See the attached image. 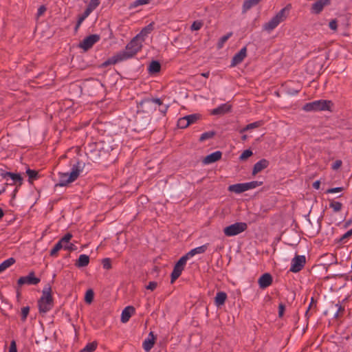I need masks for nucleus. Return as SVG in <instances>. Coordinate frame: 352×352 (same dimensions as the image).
<instances>
[{
  "instance_id": "1",
  "label": "nucleus",
  "mask_w": 352,
  "mask_h": 352,
  "mask_svg": "<svg viewBox=\"0 0 352 352\" xmlns=\"http://www.w3.org/2000/svg\"><path fill=\"white\" fill-rule=\"evenodd\" d=\"M142 41L136 38V36L126 45L125 50L121 51L108 58L102 63L104 67L115 65L119 62L123 61L135 55L142 47Z\"/></svg>"
},
{
  "instance_id": "2",
  "label": "nucleus",
  "mask_w": 352,
  "mask_h": 352,
  "mask_svg": "<svg viewBox=\"0 0 352 352\" xmlns=\"http://www.w3.org/2000/svg\"><path fill=\"white\" fill-rule=\"evenodd\" d=\"M85 167V163L76 160L72 164V171L69 173H59V182L56 186H65L68 184L74 182L80 175Z\"/></svg>"
},
{
  "instance_id": "3",
  "label": "nucleus",
  "mask_w": 352,
  "mask_h": 352,
  "mask_svg": "<svg viewBox=\"0 0 352 352\" xmlns=\"http://www.w3.org/2000/svg\"><path fill=\"white\" fill-rule=\"evenodd\" d=\"M54 306V300L52 296V288L50 285H46L42 292V296L38 300V310L41 314H46Z\"/></svg>"
},
{
  "instance_id": "4",
  "label": "nucleus",
  "mask_w": 352,
  "mask_h": 352,
  "mask_svg": "<svg viewBox=\"0 0 352 352\" xmlns=\"http://www.w3.org/2000/svg\"><path fill=\"white\" fill-rule=\"evenodd\" d=\"M290 8L291 5L289 4L285 8H282L274 17L271 19L270 21L264 24V30L268 32H271L275 29L280 24V23L284 21L287 19Z\"/></svg>"
},
{
  "instance_id": "5",
  "label": "nucleus",
  "mask_w": 352,
  "mask_h": 352,
  "mask_svg": "<svg viewBox=\"0 0 352 352\" xmlns=\"http://www.w3.org/2000/svg\"><path fill=\"white\" fill-rule=\"evenodd\" d=\"M290 8L291 5L289 4L285 8H282L274 17L271 19L270 21L264 24V30L268 32H271L275 29L280 24V23L284 21L287 19Z\"/></svg>"
},
{
  "instance_id": "6",
  "label": "nucleus",
  "mask_w": 352,
  "mask_h": 352,
  "mask_svg": "<svg viewBox=\"0 0 352 352\" xmlns=\"http://www.w3.org/2000/svg\"><path fill=\"white\" fill-rule=\"evenodd\" d=\"M332 106L333 102L331 100H318L305 104L302 109L307 112L331 111Z\"/></svg>"
},
{
  "instance_id": "7",
  "label": "nucleus",
  "mask_w": 352,
  "mask_h": 352,
  "mask_svg": "<svg viewBox=\"0 0 352 352\" xmlns=\"http://www.w3.org/2000/svg\"><path fill=\"white\" fill-rule=\"evenodd\" d=\"M263 182L260 181H252L247 183L236 184L230 185L228 190L237 194L242 193L250 189L255 188L263 185Z\"/></svg>"
},
{
  "instance_id": "8",
  "label": "nucleus",
  "mask_w": 352,
  "mask_h": 352,
  "mask_svg": "<svg viewBox=\"0 0 352 352\" xmlns=\"http://www.w3.org/2000/svg\"><path fill=\"white\" fill-rule=\"evenodd\" d=\"M72 234L69 232L67 233L64 236H63L54 246V248L51 250L50 255L51 256L55 257L58 254V252L63 248L64 250L68 251H75V248L72 245H64L63 242H67L70 241L72 238Z\"/></svg>"
},
{
  "instance_id": "9",
  "label": "nucleus",
  "mask_w": 352,
  "mask_h": 352,
  "mask_svg": "<svg viewBox=\"0 0 352 352\" xmlns=\"http://www.w3.org/2000/svg\"><path fill=\"white\" fill-rule=\"evenodd\" d=\"M248 229V225L245 222H236L223 229V233L227 236H236Z\"/></svg>"
},
{
  "instance_id": "10",
  "label": "nucleus",
  "mask_w": 352,
  "mask_h": 352,
  "mask_svg": "<svg viewBox=\"0 0 352 352\" xmlns=\"http://www.w3.org/2000/svg\"><path fill=\"white\" fill-rule=\"evenodd\" d=\"M100 37L98 34H91L85 38L78 45V47L85 51L91 49L96 43Z\"/></svg>"
},
{
  "instance_id": "11",
  "label": "nucleus",
  "mask_w": 352,
  "mask_h": 352,
  "mask_svg": "<svg viewBox=\"0 0 352 352\" xmlns=\"http://www.w3.org/2000/svg\"><path fill=\"white\" fill-rule=\"evenodd\" d=\"M41 281L39 278L35 276L34 272H30L28 276H21L17 280V284L19 286H22L23 285L27 284L30 285H36L38 284Z\"/></svg>"
},
{
  "instance_id": "12",
  "label": "nucleus",
  "mask_w": 352,
  "mask_h": 352,
  "mask_svg": "<svg viewBox=\"0 0 352 352\" xmlns=\"http://www.w3.org/2000/svg\"><path fill=\"white\" fill-rule=\"evenodd\" d=\"M306 263L305 256L303 255H296L292 260L289 271L292 272H300Z\"/></svg>"
},
{
  "instance_id": "13",
  "label": "nucleus",
  "mask_w": 352,
  "mask_h": 352,
  "mask_svg": "<svg viewBox=\"0 0 352 352\" xmlns=\"http://www.w3.org/2000/svg\"><path fill=\"white\" fill-rule=\"evenodd\" d=\"M138 108L144 113H151L155 111L156 108L152 103L150 98L142 99L138 104Z\"/></svg>"
},
{
  "instance_id": "14",
  "label": "nucleus",
  "mask_w": 352,
  "mask_h": 352,
  "mask_svg": "<svg viewBox=\"0 0 352 352\" xmlns=\"http://www.w3.org/2000/svg\"><path fill=\"white\" fill-rule=\"evenodd\" d=\"M247 56V47H243L240 50L239 52H237L233 57L231 60V65L230 67H235L237 65L242 63V61L244 60V58Z\"/></svg>"
},
{
  "instance_id": "15",
  "label": "nucleus",
  "mask_w": 352,
  "mask_h": 352,
  "mask_svg": "<svg viewBox=\"0 0 352 352\" xmlns=\"http://www.w3.org/2000/svg\"><path fill=\"white\" fill-rule=\"evenodd\" d=\"M329 0H318L311 5V12L314 14H318L320 13L324 7L329 5Z\"/></svg>"
},
{
  "instance_id": "16",
  "label": "nucleus",
  "mask_w": 352,
  "mask_h": 352,
  "mask_svg": "<svg viewBox=\"0 0 352 352\" xmlns=\"http://www.w3.org/2000/svg\"><path fill=\"white\" fill-rule=\"evenodd\" d=\"M272 275L269 273H265L258 278V283L260 288L265 289L272 285Z\"/></svg>"
},
{
  "instance_id": "17",
  "label": "nucleus",
  "mask_w": 352,
  "mask_h": 352,
  "mask_svg": "<svg viewBox=\"0 0 352 352\" xmlns=\"http://www.w3.org/2000/svg\"><path fill=\"white\" fill-rule=\"evenodd\" d=\"M156 340V336L153 331L148 333V337L144 340L142 344V347L145 351L148 352L153 347Z\"/></svg>"
},
{
  "instance_id": "18",
  "label": "nucleus",
  "mask_w": 352,
  "mask_h": 352,
  "mask_svg": "<svg viewBox=\"0 0 352 352\" xmlns=\"http://www.w3.org/2000/svg\"><path fill=\"white\" fill-rule=\"evenodd\" d=\"M232 106L228 103H224L213 109L211 111V114L214 116H221L231 111Z\"/></svg>"
},
{
  "instance_id": "19",
  "label": "nucleus",
  "mask_w": 352,
  "mask_h": 352,
  "mask_svg": "<svg viewBox=\"0 0 352 352\" xmlns=\"http://www.w3.org/2000/svg\"><path fill=\"white\" fill-rule=\"evenodd\" d=\"M154 30V23H150L148 25L142 28L139 34L136 35V38L144 41L146 37Z\"/></svg>"
},
{
  "instance_id": "20",
  "label": "nucleus",
  "mask_w": 352,
  "mask_h": 352,
  "mask_svg": "<svg viewBox=\"0 0 352 352\" xmlns=\"http://www.w3.org/2000/svg\"><path fill=\"white\" fill-rule=\"evenodd\" d=\"M270 162L266 159H261L258 162H257L253 167L252 175H255L258 173L262 171L263 169L268 167Z\"/></svg>"
},
{
  "instance_id": "21",
  "label": "nucleus",
  "mask_w": 352,
  "mask_h": 352,
  "mask_svg": "<svg viewBox=\"0 0 352 352\" xmlns=\"http://www.w3.org/2000/svg\"><path fill=\"white\" fill-rule=\"evenodd\" d=\"M222 153L219 151H215L210 155H207L203 160L204 164H209L217 162L221 158Z\"/></svg>"
},
{
  "instance_id": "22",
  "label": "nucleus",
  "mask_w": 352,
  "mask_h": 352,
  "mask_svg": "<svg viewBox=\"0 0 352 352\" xmlns=\"http://www.w3.org/2000/svg\"><path fill=\"white\" fill-rule=\"evenodd\" d=\"M135 308L133 306H127L126 307L121 315V321L123 323L128 322L131 317V316L135 313Z\"/></svg>"
},
{
  "instance_id": "23",
  "label": "nucleus",
  "mask_w": 352,
  "mask_h": 352,
  "mask_svg": "<svg viewBox=\"0 0 352 352\" xmlns=\"http://www.w3.org/2000/svg\"><path fill=\"white\" fill-rule=\"evenodd\" d=\"M5 175H8V177H10L12 180V183L10 184V185H16L17 186L22 185L23 179L19 173L9 172V173H5Z\"/></svg>"
},
{
  "instance_id": "24",
  "label": "nucleus",
  "mask_w": 352,
  "mask_h": 352,
  "mask_svg": "<svg viewBox=\"0 0 352 352\" xmlns=\"http://www.w3.org/2000/svg\"><path fill=\"white\" fill-rule=\"evenodd\" d=\"M89 256L87 254H80L75 263L77 267H84L89 265Z\"/></svg>"
},
{
  "instance_id": "25",
  "label": "nucleus",
  "mask_w": 352,
  "mask_h": 352,
  "mask_svg": "<svg viewBox=\"0 0 352 352\" xmlns=\"http://www.w3.org/2000/svg\"><path fill=\"white\" fill-rule=\"evenodd\" d=\"M208 245H209L208 243H206L201 246L195 248L191 250L190 251H189L186 254L189 258H190V257L194 256L195 254H203L207 250Z\"/></svg>"
},
{
  "instance_id": "26",
  "label": "nucleus",
  "mask_w": 352,
  "mask_h": 352,
  "mask_svg": "<svg viewBox=\"0 0 352 352\" xmlns=\"http://www.w3.org/2000/svg\"><path fill=\"white\" fill-rule=\"evenodd\" d=\"M227 299V294L224 292H219L214 298V303L217 307H220L225 304Z\"/></svg>"
},
{
  "instance_id": "27",
  "label": "nucleus",
  "mask_w": 352,
  "mask_h": 352,
  "mask_svg": "<svg viewBox=\"0 0 352 352\" xmlns=\"http://www.w3.org/2000/svg\"><path fill=\"white\" fill-rule=\"evenodd\" d=\"M261 0H245L243 4L242 12L245 13L252 7L256 6Z\"/></svg>"
},
{
  "instance_id": "28",
  "label": "nucleus",
  "mask_w": 352,
  "mask_h": 352,
  "mask_svg": "<svg viewBox=\"0 0 352 352\" xmlns=\"http://www.w3.org/2000/svg\"><path fill=\"white\" fill-rule=\"evenodd\" d=\"M184 270L180 267L175 265L173 267V270L170 275V283H173L182 274V272Z\"/></svg>"
},
{
  "instance_id": "29",
  "label": "nucleus",
  "mask_w": 352,
  "mask_h": 352,
  "mask_svg": "<svg viewBox=\"0 0 352 352\" xmlns=\"http://www.w3.org/2000/svg\"><path fill=\"white\" fill-rule=\"evenodd\" d=\"M148 69L150 74L158 73L161 69V65L157 60H152Z\"/></svg>"
},
{
  "instance_id": "30",
  "label": "nucleus",
  "mask_w": 352,
  "mask_h": 352,
  "mask_svg": "<svg viewBox=\"0 0 352 352\" xmlns=\"http://www.w3.org/2000/svg\"><path fill=\"white\" fill-rule=\"evenodd\" d=\"M263 124V121H256L250 124H247L245 127L239 131L240 133H243L247 131L252 130L258 127H260Z\"/></svg>"
},
{
  "instance_id": "31",
  "label": "nucleus",
  "mask_w": 352,
  "mask_h": 352,
  "mask_svg": "<svg viewBox=\"0 0 352 352\" xmlns=\"http://www.w3.org/2000/svg\"><path fill=\"white\" fill-rule=\"evenodd\" d=\"M26 174L28 176V182L30 184H32V182L34 180L38 179L39 177L38 172L35 170H32L30 168H28L26 170Z\"/></svg>"
},
{
  "instance_id": "32",
  "label": "nucleus",
  "mask_w": 352,
  "mask_h": 352,
  "mask_svg": "<svg viewBox=\"0 0 352 352\" xmlns=\"http://www.w3.org/2000/svg\"><path fill=\"white\" fill-rule=\"evenodd\" d=\"M15 263V259L14 258H9L7 260L3 261L0 264V273L6 270L7 268L10 267Z\"/></svg>"
},
{
  "instance_id": "33",
  "label": "nucleus",
  "mask_w": 352,
  "mask_h": 352,
  "mask_svg": "<svg viewBox=\"0 0 352 352\" xmlns=\"http://www.w3.org/2000/svg\"><path fill=\"white\" fill-rule=\"evenodd\" d=\"M97 346L98 342L96 341H94L87 344V345L81 349L80 352H94L97 349Z\"/></svg>"
},
{
  "instance_id": "34",
  "label": "nucleus",
  "mask_w": 352,
  "mask_h": 352,
  "mask_svg": "<svg viewBox=\"0 0 352 352\" xmlns=\"http://www.w3.org/2000/svg\"><path fill=\"white\" fill-rule=\"evenodd\" d=\"M186 119L187 120V123L188 125H190L193 123H195L201 117V116L198 113H194L186 116Z\"/></svg>"
},
{
  "instance_id": "35",
  "label": "nucleus",
  "mask_w": 352,
  "mask_h": 352,
  "mask_svg": "<svg viewBox=\"0 0 352 352\" xmlns=\"http://www.w3.org/2000/svg\"><path fill=\"white\" fill-rule=\"evenodd\" d=\"M329 207L332 208L335 212H338L341 210L342 204L339 201H331Z\"/></svg>"
},
{
  "instance_id": "36",
  "label": "nucleus",
  "mask_w": 352,
  "mask_h": 352,
  "mask_svg": "<svg viewBox=\"0 0 352 352\" xmlns=\"http://www.w3.org/2000/svg\"><path fill=\"white\" fill-rule=\"evenodd\" d=\"M215 135V132L214 131H207V132H205L204 133H202L199 138V141L200 142H204L208 139H210V138H212Z\"/></svg>"
},
{
  "instance_id": "37",
  "label": "nucleus",
  "mask_w": 352,
  "mask_h": 352,
  "mask_svg": "<svg viewBox=\"0 0 352 352\" xmlns=\"http://www.w3.org/2000/svg\"><path fill=\"white\" fill-rule=\"evenodd\" d=\"M151 0H135L129 6L130 9L135 8L139 6L146 5L150 3Z\"/></svg>"
},
{
  "instance_id": "38",
  "label": "nucleus",
  "mask_w": 352,
  "mask_h": 352,
  "mask_svg": "<svg viewBox=\"0 0 352 352\" xmlns=\"http://www.w3.org/2000/svg\"><path fill=\"white\" fill-rule=\"evenodd\" d=\"M188 258H189V257L186 254L185 255L182 256L178 260V261L175 263V265H177L178 267H180L181 268H182L184 270Z\"/></svg>"
},
{
  "instance_id": "39",
  "label": "nucleus",
  "mask_w": 352,
  "mask_h": 352,
  "mask_svg": "<svg viewBox=\"0 0 352 352\" xmlns=\"http://www.w3.org/2000/svg\"><path fill=\"white\" fill-rule=\"evenodd\" d=\"M100 0H90L86 8L92 12L100 5Z\"/></svg>"
},
{
  "instance_id": "40",
  "label": "nucleus",
  "mask_w": 352,
  "mask_h": 352,
  "mask_svg": "<svg viewBox=\"0 0 352 352\" xmlns=\"http://www.w3.org/2000/svg\"><path fill=\"white\" fill-rule=\"evenodd\" d=\"M29 313H30V307L26 306V307H22L21 313V320L22 322H25L27 320V317H28Z\"/></svg>"
},
{
  "instance_id": "41",
  "label": "nucleus",
  "mask_w": 352,
  "mask_h": 352,
  "mask_svg": "<svg viewBox=\"0 0 352 352\" xmlns=\"http://www.w3.org/2000/svg\"><path fill=\"white\" fill-rule=\"evenodd\" d=\"M94 293L92 289H88L86 292L85 300L87 303H91L94 299Z\"/></svg>"
},
{
  "instance_id": "42",
  "label": "nucleus",
  "mask_w": 352,
  "mask_h": 352,
  "mask_svg": "<svg viewBox=\"0 0 352 352\" xmlns=\"http://www.w3.org/2000/svg\"><path fill=\"white\" fill-rule=\"evenodd\" d=\"M232 36V32L227 34L220 38L218 42V47L221 48L223 44L228 41V39Z\"/></svg>"
},
{
  "instance_id": "43",
  "label": "nucleus",
  "mask_w": 352,
  "mask_h": 352,
  "mask_svg": "<svg viewBox=\"0 0 352 352\" xmlns=\"http://www.w3.org/2000/svg\"><path fill=\"white\" fill-rule=\"evenodd\" d=\"M186 119V117H183V118H180L178 120H177V126L180 129H186V127H188L189 125L187 123V120H185Z\"/></svg>"
},
{
  "instance_id": "44",
  "label": "nucleus",
  "mask_w": 352,
  "mask_h": 352,
  "mask_svg": "<svg viewBox=\"0 0 352 352\" xmlns=\"http://www.w3.org/2000/svg\"><path fill=\"white\" fill-rule=\"evenodd\" d=\"M253 154L252 151L250 149L245 150L239 157V159L242 161L247 160L248 157L252 156Z\"/></svg>"
},
{
  "instance_id": "45",
  "label": "nucleus",
  "mask_w": 352,
  "mask_h": 352,
  "mask_svg": "<svg viewBox=\"0 0 352 352\" xmlns=\"http://www.w3.org/2000/svg\"><path fill=\"white\" fill-rule=\"evenodd\" d=\"M102 265L104 269L110 270L111 266V261L109 258H105L102 260Z\"/></svg>"
},
{
  "instance_id": "46",
  "label": "nucleus",
  "mask_w": 352,
  "mask_h": 352,
  "mask_svg": "<svg viewBox=\"0 0 352 352\" xmlns=\"http://www.w3.org/2000/svg\"><path fill=\"white\" fill-rule=\"evenodd\" d=\"M203 26V23L201 21H195L191 25L190 29L191 30H199Z\"/></svg>"
},
{
  "instance_id": "47",
  "label": "nucleus",
  "mask_w": 352,
  "mask_h": 352,
  "mask_svg": "<svg viewBox=\"0 0 352 352\" xmlns=\"http://www.w3.org/2000/svg\"><path fill=\"white\" fill-rule=\"evenodd\" d=\"M91 13L87 8H86L84 11V12L78 16V20L83 22L85 19L88 17V16Z\"/></svg>"
},
{
  "instance_id": "48",
  "label": "nucleus",
  "mask_w": 352,
  "mask_h": 352,
  "mask_svg": "<svg viewBox=\"0 0 352 352\" xmlns=\"http://www.w3.org/2000/svg\"><path fill=\"white\" fill-rule=\"evenodd\" d=\"M329 28L332 30H337L338 28V21L336 19H333L329 22Z\"/></svg>"
},
{
  "instance_id": "49",
  "label": "nucleus",
  "mask_w": 352,
  "mask_h": 352,
  "mask_svg": "<svg viewBox=\"0 0 352 352\" xmlns=\"http://www.w3.org/2000/svg\"><path fill=\"white\" fill-rule=\"evenodd\" d=\"M342 187H336V188H331L327 190L326 193H336L339 192L343 190Z\"/></svg>"
},
{
  "instance_id": "50",
  "label": "nucleus",
  "mask_w": 352,
  "mask_h": 352,
  "mask_svg": "<svg viewBox=\"0 0 352 352\" xmlns=\"http://www.w3.org/2000/svg\"><path fill=\"white\" fill-rule=\"evenodd\" d=\"M47 8L45 6H41L38 9V11H37V14H36V16L38 18L40 16H41L46 11Z\"/></svg>"
},
{
  "instance_id": "51",
  "label": "nucleus",
  "mask_w": 352,
  "mask_h": 352,
  "mask_svg": "<svg viewBox=\"0 0 352 352\" xmlns=\"http://www.w3.org/2000/svg\"><path fill=\"white\" fill-rule=\"evenodd\" d=\"M342 164V160H338L335 161V162L332 164L331 168L333 170H338L339 168L341 167Z\"/></svg>"
},
{
  "instance_id": "52",
  "label": "nucleus",
  "mask_w": 352,
  "mask_h": 352,
  "mask_svg": "<svg viewBox=\"0 0 352 352\" xmlns=\"http://www.w3.org/2000/svg\"><path fill=\"white\" fill-rule=\"evenodd\" d=\"M157 286V282L155 281H151L148 283V285H146V288L147 289L153 291Z\"/></svg>"
},
{
  "instance_id": "53",
  "label": "nucleus",
  "mask_w": 352,
  "mask_h": 352,
  "mask_svg": "<svg viewBox=\"0 0 352 352\" xmlns=\"http://www.w3.org/2000/svg\"><path fill=\"white\" fill-rule=\"evenodd\" d=\"M285 310V305L283 303H280L278 305V316L280 318L283 316Z\"/></svg>"
},
{
  "instance_id": "54",
  "label": "nucleus",
  "mask_w": 352,
  "mask_h": 352,
  "mask_svg": "<svg viewBox=\"0 0 352 352\" xmlns=\"http://www.w3.org/2000/svg\"><path fill=\"white\" fill-rule=\"evenodd\" d=\"M352 235V228L347 231L344 234H343L341 238L339 239L340 242H342L344 239L350 237Z\"/></svg>"
},
{
  "instance_id": "55",
  "label": "nucleus",
  "mask_w": 352,
  "mask_h": 352,
  "mask_svg": "<svg viewBox=\"0 0 352 352\" xmlns=\"http://www.w3.org/2000/svg\"><path fill=\"white\" fill-rule=\"evenodd\" d=\"M336 307H338L337 312L335 314V318L339 317L340 313L343 312L344 311V308L340 305L339 303L336 305Z\"/></svg>"
},
{
  "instance_id": "56",
  "label": "nucleus",
  "mask_w": 352,
  "mask_h": 352,
  "mask_svg": "<svg viewBox=\"0 0 352 352\" xmlns=\"http://www.w3.org/2000/svg\"><path fill=\"white\" fill-rule=\"evenodd\" d=\"M9 352H17L16 344L14 340H12L10 343Z\"/></svg>"
},
{
  "instance_id": "57",
  "label": "nucleus",
  "mask_w": 352,
  "mask_h": 352,
  "mask_svg": "<svg viewBox=\"0 0 352 352\" xmlns=\"http://www.w3.org/2000/svg\"><path fill=\"white\" fill-rule=\"evenodd\" d=\"M150 98L152 100L153 104H158L160 106L163 104V102L160 98Z\"/></svg>"
},
{
  "instance_id": "58",
  "label": "nucleus",
  "mask_w": 352,
  "mask_h": 352,
  "mask_svg": "<svg viewBox=\"0 0 352 352\" xmlns=\"http://www.w3.org/2000/svg\"><path fill=\"white\" fill-rule=\"evenodd\" d=\"M299 92V89H287V93L291 96H294Z\"/></svg>"
},
{
  "instance_id": "59",
  "label": "nucleus",
  "mask_w": 352,
  "mask_h": 352,
  "mask_svg": "<svg viewBox=\"0 0 352 352\" xmlns=\"http://www.w3.org/2000/svg\"><path fill=\"white\" fill-rule=\"evenodd\" d=\"M162 108L160 109V111L163 113L164 115L166 114L168 109V105H164L163 104L162 105Z\"/></svg>"
},
{
  "instance_id": "60",
  "label": "nucleus",
  "mask_w": 352,
  "mask_h": 352,
  "mask_svg": "<svg viewBox=\"0 0 352 352\" xmlns=\"http://www.w3.org/2000/svg\"><path fill=\"white\" fill-rule=\"evenodd\" d=\"M312 186L316 190L319 189L320 186V182L319 180L314 182L312 184Z\"/></svg>"
},
{
  "instance_id": "61",
  "label": "nucleus",
  "mask_w": 352,
  "mask_h": 352,
  "mask_svg": "<svg viewBox=\"0 0 352 352\" xmlns=\"http://www.w3.org/2000/svg\"><path fill=\"white\" fill-rule=\"evenodd\" d=\"M5 173H9V172L8 171H6L3 169H0V175L4 178V179H8V175H6Z\"/></svg>"
},
{
  "instance_id": "62",
  "label": "nucleus",
  "mask_w": 352,
  "mask_h": 352,
  "mask_svg": "<svg viewBox=\"0 0 352 352\" xmlns=\"http://www.w3.org/2000/svg\"><path fill=\"white\" fill-rule=\"evenodd\" d=\"M82 22L80 21H77V23H76V25L75 26V31L76 32L78 30V29L80 28V25L82 24Z\"/></svg>"
},
{
  "instance_id": "63",
  "label": "nucleus",
  "mask_w": 352,
  "mask_h": 352,
  "mask_svg": "<svg viewBox=\"0 0 352 352\" xmlns=\"http://www.w3.org/2000/svg\"><path fill=\"white\" fill-rule=\"evenodd\" d=\"M63 245H72L73 247L75 248V250L77 249V247L74 244L69 243V241H68L67 242H63Z\"/></svg>"
},
{
  "instance_id": "64",
  "label": "nucleus",
  "mask_w": 352,
  "mask_h": 352,
  "mask_svg": "<svg viewBox=\"0 0 352 352\" xmlns=\"http://www.w3.org/2000/svg\"><path fill=\"white\" fill-rule=\"evenodd\" d=\"M201 75L202 76L205 77V78H208L209 76H210V72H205V73H202Z\"/></svg>"
}]
</instances>
